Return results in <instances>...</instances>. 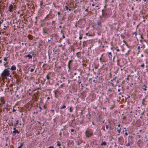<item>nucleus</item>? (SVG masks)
Masks as SVG:
<instances>
[{
	"label": "nucleus",
	"mask_w": 148,
	"mask_h": 148,
	"mask_svg": "<svg viewBox=\"0 0 148 148\" xmlns=\"http://www.w3.org/2000/svg\"><path fill=\"white\" fill-rule=\"evenodd\" d=\"M10 71L8 69H5L1 74V75L3 79H7V77H12V75H10Z\"/></svg>",
	"instance_id": "obj_1"
},
{
	"label": "nucleus",
	"mask_w": 148,
	"mask_h": 148,
	"mask_svg": "<svg viewBox=\"0 0 148 148\" xmlns=\"http://www.w3.org/2000/svg\"><path fill=\"white\" fill-rule=\"evenodd\" d=\"M92 42V40H87L86 41H84L83 42V47L86 46L88 45L91 43Z\"/></svg>",
	"instance_id": "obj_2"
},
{
	"label": "nucleus",
	"mask_w": 148,
	"mask_h": 148,
	"mask_svg": "<svg viewBox=\"0 0 148 148\" xmlns=\"http://www.w3.org/2000/svg\"><path fill=\"white\" fill-rule=\"evenodd\" d=\"M85 134L86 137H89L92 134V133L91 131L88 130V129L86 130L85 132Z\"/></svg>",
	"instance_id": "obj_3"
},
{
	"label": "nucleus",
	"mask_w": 148,
	"mask_h": 148,
	"mask_svg": "<svg viewBox=\"0 0 148 148\" xmlns=\"http://www.w3.org/2000/svg\"><path fill=\"white\" fill-rule=\"evenodd\" d=\"M100 60L101 62H104L107 61L106 57L104 56H103V54L101 55V56L100 58Z\"/></svg>",
	"instance_id": "obj_4"
},
{
	"label": "nucleus",
	"mask_w": 148,
	"mask_h": 148,
	"mask_svg": "<svg viewBox=\"0 0 148 148\" xmlns=\"http://www.w3.org/2000/svg\"><path fill=\"white\" fill-rule=\"evenodd\" d=\"M73 61V60H69V62L68 63V67L69 70L71 69V66L72 64V62Z\"/></svg>",
	"instance_id": "obj_5"
},
{
	"label": "nucleus",
	"mask_w": 148,
	"mask_h": 148,
	"mask_svg": "<svg viewBox=\"0 0 148 148\" xmlns=\"http://www.w3.org/2000/svg\"><path fill=\"white\" fill-rule=\"evenodd\" d=\"M14 8V6L12 4L10 5L8 7L9 11L10 12H12L13 11Z\"/></svg>",
	"instance_id": "obj_6"
},
{
	"label": "nucleus",
	"mask_w": 148,
	"mask_h": 148,
	"mask_svg": "<svg viewBox=\"0 0 148 148\" xmlns=\"http://www.w3.org/2000/svg\"><path fill=\"white\" fill-rule=\"evenodd\" d=\"M55 97L56 98H58V96L57 94L59 93V91L57 90H55L54 91Z\"/></svg>",
	"instance_id": "obj_7"
},
{
	"label": "nucleus",
	"mask_w": 148,
	"mask_h": 148,
	"mask_svg": "<svg viewBox=\"0 0 148 148\" xmlns=\"http://www.w3.org/2000/svg\"><path fill=\"white\" fill-rule=\"evenodd\" d=\"M9 24V22L8 21H6L3 24L4 27H5V28H6L8 26Z\"/></svg>",
	"instance_id": "obj_8"
},
{
	"label": "nucleus",
	"mask_w": 148,
	"mask_h": 148,
	"mask_svg": "<svg viewBox=\"0 0 148 148\" xmlns=\"http://www.w3.org/2000/svg\"><path fill=\"white\" fill-rule=\"evenodd\" d=\"M13 132L14 134H13L14 136H15V135L16 133L18 134L20 133L17 130H14Z\"/></svg>",
	"instance_id": "obj_9"
},
{
	"label": "nucleus",
	"mask_w": 148,
	"mask_h": 148,
	"mask_svg": "<svg viewBox=\"0 0 148 148\" xmlns=\"http://www.w3.org/2000/svg\"><path fill=\"white\" fill-rule=\"evenodd\" d=\"M10 69L12 71H15L16 69V68L14 65H12Z\"/></svg>",
	"instance_id": "obj_10"
},
{
	"label": "nucleus",
	"mask_w": 148,
	"mask_h": 148,
	"mask_svg": "<svg viewBox=\"0 0 148 148\" xmlns=\"http://www.w3.org/2000/svg\"><path fill=\"white\" fill-rule=\"evenodd\" d=\"M147 87L145 85H143L142 87V88L144 91H146Z\"/></svg>",
	"instance_id": "obj_11"
},
{
	"label": "nucleus",
	"mask_w": 148,
	"mask_h": 148,
	"mask_svg": "<svg viewBox=\"0 0 148 148\" xmlns=\"http://www.w3.org/2000/svg\"><path fill=\"white\" fill-rule=\"evenodd\" d=\"M18 21L17 20V18H16L15 19H14L13 21V24H17Z\"/></svg>",
	"instance_id": "obj_12"
},
{
	"label": "nucleus",
	"mask_w": 148,
	"mask_h": 148,
	"mask_svg": "<svg viewBox=\"0 0 148 148\" xmlns=\"http://www.w3.org/2000/svg\"><path fill=\"white\" fill-rule=\"evenodd\" d=\"M25 57H28L29 59H31L32 58V56L29 54L27 55H25Z\"/></svg>",
	"instance_id": "obj_13"
},
{
	"label": "nucleus",
	"mask_w": 148,
	"mask_h": 148,
	"mask_svg": "<svg viewBox=\"0 0 148 148\" xmlns=\"http://www.w3.org/2000/svg\"><path fill=\"white\" fill-rule=\"evenodd\" d=\"M112 53L111 52H110L109 53V55L108 57L111 60H112Z\"/></svg>",
	"instance_id": "obj_14"
},
{
	"label": "nucleus",
	"mask_w": 148,
	"mask_h": 148,
	"mask_svg": "<svg viewBox=\"0 0 148 148\" xmlns=\"http://www.w3.org/2000/svg\"><path fill=\"white\" fill-rule=\"evenodd\" d=\"M36 107L38 108L39 107V108L40 110H39L40 112L41 111V110L42 109V108L39 105H36Z\"/></svg>",
	"instance_id": "obj_15"
},
{
	"label": "nucleus",
	"mask_w": 148,
	"mask_h": 148,
	"mask_svg": "<svg viewBox=\"0 0 148 148\" xmlns=\"http://www.w3.org/2000/svg\"><path fill=\"white\" fill-rule=\"evenodd\" d=\"M130 75H128L127 77L125 79H127V81H126V82H127V83H129V77H130Z\"/></svg>",
	"instance_id": "obj_16"
},
{
	"label": "nucleus",
	"mask_w": 148,
	"mask_h": 148,
	"mask_svg": "<svg viewBox=\"0 0 148 148\" xmlns=\"http://www.w3.org/2000/svg\"><path fill=\"white\" fill-rule=\"evenodd\" d=\"M28 38L30 40L32 39V36L31 35H29L28 36Z\"/></svg>",
	"instance_id": "obj_17"
},
{
	"label": "nucleus",
	"mask_w": 148,
	"mask_h": 148,
	"mask_svg": "<svg viewBox=\"0 0 148 148\" xmlns=\"http://www.w3.org/2000/svg\"><path fill=\"white\" fill-rule=\"evenodd\" d=\"M106 145V143L105 141L102 142L101 144V145Z\"/></svg>",
	"instance_id": "obj_18"
},
{
	"label": "nucleus",
	"mask_w": 148,
	"mask_h": 148,
	"mask_svg": "<svg viewBox=\"0 0 148 148\" xmlns=\"http://www.w3.org/2000/svg\"><path fill=\"white\" fill-rule=\"evenodd\" d=\"M101 21H98L97 22V24L98 25L101 26Z\"/></svg>",
	"instance_id": "obj_19"
},
{
	"label": "nucleus",
	"mask_w": 148,
	"mask_h": 148,
	"mask_svg": "<svg viewBox=\"0 0 148 148\" xmlns=\"http://www.w3.org/2000/svg\"><path fill=\"white\" fill-rule=\"evenodd\" d=\"M43 1L42 0H41L40 1V8H42V5H43Z\"/></svg>",
	"instance_id": "obj_20"
},
{
	"label": "nucleus",
	"mask_w": 148,
	"mask_h": 148,
	"mask_svg": "<svg viewBox=\"0 0 148 148\" xmlns=\"http://www.w3.org/2000/svg\"><path fill=\"white\" fill-rule=\"evenodd\" d=\"M145 47V46L144 45H141V46L140 47V50H141L142 49L143 50L144 49Z\"/></svg>",
	"instance_id": "obj_21"
},
{
	"label": "nucleus",
	"mask_w": 148,
	"mask_h": 148,
	"mask_svg": "<svg viewBox=\"0 0 148 148\" xmlns=\"http://www.w3.org/2000/svg\"><path fill=\"white\" fill-rule=\"evenodd\" d=\"M65 81V80H60V81H58V82L60 83H62L63 82H64Z\"/></svg>",
	"instance_id": "obj_22"
},
{
	"label": "nucleus",
	"mask_w": 148,
	"mask_h": 148,
	"mask_svg": "<svg viewBox=\"0 0 148 148\" xmlns=\"http://www.w3.org/2000/svg\"><path fill=\"white\" fill-rule=\"evenodd\" d=\"M23 145V143H21L20 145V146H19V147H17V148H21Z\"/></svg>",
	"instance_id": "obj_23"
},
{
	"label": "nucleus",
	"mask_w": 148,
	"mask_h": 148,
	"mask_svg": "<svg viewBox=\"0 0 148 148\" xmlns=\"http://www.w3.org/2000/svg\"><path fill=\"white\" fill-rule=\"evenodd\" d=\"M144 52L147 55H148V49L145 50Z\"/></svg>",
	"instance_id": "obj_24"
},
{
	"label": "nucleus",
	"mask_w": 148,
	"mask_h": 148,
	"mask_svg": "<svg viewBox=\"0 0 148 148\" xmlns=\"http://www.w3.org/2000/svg\"><path fill=\"white\" fill-rule=\"evenodd\" d=\"M18 123V120H17L16 121V122L14 123V126H16Z\"/></svg>",
	"instance_id": "obj_25"
},
{
	"label": "nucleus",
	"mask_w": 148,
	"mask_h": 148,
	"mask_svg": "<svg viewBox=\"0 0 148 148\" xmlns=\"http://www.w3.org/2000/svg\"><path fill=\"white\" fill-rule=\"evenodd\" d=\"M61 106V107L60 108V109H61L65 108H66V106L65 105H63L62 106Z\"/></svg>",
	"instance_id": "obj_26"
},
{
	"label": "nucleus",
	"mask_w": 148,
	"mask_h": 148,
	"mask_svg": "<svg viewBox=\"0 0 148 148\" xmlns=\"http://www.w3.org/2000/svg\"><path fill=\"white\" fill-rule=\"evenodd\" d=\"M80 36L79 38L80 40H81L82 38V35L80 34Z\"/></svg>",
	"instance_id": "obj_27"
},
{
	"label": "nucleus",
	"mask_w": 148,
	"mask_h": 148,
	"mask_svg": "<svg viewBox=\"0 0 148 148\" xmlns=\"http://www.w3.org/2000/svg\"><path fill=\"white\" fill-rule=\"evenodd\" d=\"M58 47H62V49L63 50L64 49V47L62 46V44L59 45Z\"/></svg>",
	"instance_id": "obj_28"
},
{
	"label": "nucleus",
	"mask_w": 148,
	"mask_h": 148,
	"mask_svg": "<svg viewBox=\"0 0 148 148\" xmlns=\"http://www.w3.org/2000/svg\"><path fill=\"white\" fill-rule=\"evenodd\" d=\"M50 73H49V74L47 75V79H48V80H49L50 78V77L49 76V74H50Z\"/></svg>",
	"instance_id": "obj_29"
},
{
	"label": "nucleus",
	"mask_w": 148,
	"mask_h": 148,
	"mask_svg": "<svg viewBox=\"0 0 148 148\" xmlns=\"http://www.w3.org/2000/svg\"><path fill=\"white\" fill-rule=\"evenodd\" d=\"M53 52H55L54 53L55 54H58V53H56V52L57 51V50H55V49H54L53 50Z\"/></svg>",
	"instance_id": "obj_30"
},
{
	"label": "nucleus",
	"mask_w": 148,
	"mask_h": 148,
	"mask_svg": "<svg viewBox=\"0 0 148 148\" xmlns=\"http://www.w3.org/2000/svg\"><path fill=\"white\" fill-rule=\"evenodd\" d=\"M78 83L79 84H80L81 83V79H79L78 81Z\"/></svg>",
	"instance_id": "obj_31"
},
{
	"label": "nucleus",
	"mask_w": 148,
	"mask_h": 148,
	"mask_svg": "<svg viewBox=\"0 0 148 148\" xmlns=\"http://www.w3.org/2000/svg\"><path fill=\"white\" fill-rule=\"evenodd\" d=\"M7 58H8L7 57H5V58H4V60L5 62H7Z\"/></svg>",
	"instance_id": "obj_32"
},
{
	"label": "nucleus",
	"mask_w": 148,
	"mask_h": 148,
	"mask_svg": "<svg viewBox=\"0 0 148 148\" xmlns=\"http://www.w3.org/2000/svg\"><path fill=\"white\" fill-rule=\"evenodd\" d=\"M140 66L143 69V68L145 67V65L144 64H141Z\"/></svg>",
	"instance_id": "obj_33"
},
{
	"label": "nucleus",
	"mask_w": 148,
	"mask_h": 148,
	"mask_svg": "<svg viewBox=\"0 0 148 148\" xmlns=\"http://www.w3.org/2000/svg\"><path fill=\"white\" fill-rule=\"evenodd\" d=\"M3 20H2L0 21V27L1 26V24L3 23Z\"/></svg>",
	"instance_id": "obj_34"
},
{
	"label": "nucleus",
	"mask_w": 148,
	"mask_h": 148,
	"mask_svg": "<svg viewBox=\"0 0 148 148\" xmlns=\"http://www.w3.org/2000/svg\"><path fill=\"white\" fill-rule=\"evenodd\" d=\"M43 32L44 33H46L47 32L46 31V30H45V28H44L43 29Z\"/></svg>",
	"instance_id": "obj_35"
},
{
	"label": "nucleus",
	"mask_w": 148,
	"mask_h": 148,
	"mask_svg": "<svg viewBox=\"0 0 148 148\" xmlns=\"http://www.w3.org/2000/svg\"><path fill=\"white\" fill-rule=\"evenodd\" d=\"M65 7L66 10H68V9H69V8L67 6L65 5Z\"/></svg>",
	"instance_id": "obj_36"
},
{
	"label": "nucleus",
	"mask_w": 148,
	"mask_h": 148,
	"mask_svg": "<svg viewBox=\"0 0 148 148\" xmlns=\"http://www.w3.org/2000/svg\"><path fill=\"white\" fill-rule=\"evenodd\" d=\"M121 128H120L118 130H117V132H118L119 133H120V132H121Z\"/></svg>",
	"instance_id": "obj_37"
},
{
	"label": "nucleus",
	"mask_w": 148,
	"mask_h": 148,
	"mask_svg": "<svg viewBox=\"0 0 148 148\" xmlns=\"http://www.w3.org/2000/svg\"><path fill=\"white\" fill-rule=\"evenodd\" d=\"M112 89L110 88H109L108 90V92H110V91L111 92L112 91Z\"/></svg>",
	"instance_id": "obj_38"
},
{
	"label": "nucleus",
	"mask_w": 148,
	"mask_h": 148,
	"mask_svg": "<svg viewBox=\"0 0 148 148\" xmlns=\"http://www.w3.org/2000/svg\"><path fill=\"white\" fill-rule=\"evenodd\" d=\"M72 107H71L69 109V111L70 112H72V110L71 109Z\"/></svg>",
	"instance_id": "obj_39"
},
{
	"label": "nucleus",
	"mask_w": 148,
	"mask_h": 148,
	"mask_svg": "<svg viewBox=\"0 0 148 148\" xmlns=\"http://www.w3.org/2000/svg\"><path fill=\"white\" fill-rule=\"evenodd\" d=\"M130 145V143H128L127 144L125 145L126 146H129Z\"/></svg>",
	"instance_id": "obj_40"
},
{
	"label": "nucleus",
	"mask_w": 148,
	"mask_h": 148,
	"mask_svg": "<svg viewBox=\"0 0 148 148\" xmlns=\"http://www.w3.org/2000/svg\"><path fill=\"white\" fill-rule=\"evenodd\" d=\"M5 67H6L7 68V69H8H8H10L9 66H6Z\"/></svg>",
	"instance_id": "obj_41"
},
{
	"label": "nucleus",
	"mask_w": 148,
	"mask_h": 148,
	"mask_svg": "<svg viewBox=\"0 0 148 148\" xmlns=\"http://www.w3.org/2000/svg\"><path fill=\"white\" fill-rule=\"evenodd\" d=\"M8 62H6L4 63V65L5 66H6V65L8 64Z\"/></svg>",
	"instance_id": "obj_42"
},
{
	"label": "nucleus",
	"mask_w": 148,
	"mask_h": 148,
	"mask_svg": "<svg viewBox=\"0 0 148 148\" xmlns=\"http://www.w3.org/2000/svg\"><path fill=\"white\" fill-rule=\"evenodd\" d=\"M116 78V77H115L113 79H112V80H111V81H113V80H114Z\"/></svg>",
	"instance_id": "obj_43"
},
{
	"label": "nucleus",
	"mask_w": 148,
	"mask_h": 148,
	"mask_svg": "<svg viewBox=\"0 0 148 148\" xmlns=\"http://www.w3.org/2000/svg\"><path fill=\"white\" fill-rule=\"evenodd\" d=\"M145 100V99H143V101H142V104L143 105H144V101Z\"/></svg>",
	"instance_id": "obj_44"
},
{
	"label": "nucleus",
	"mask_w": 148,
	"mask_h": 148,
	"mask_svg": "<svg viewBox=\"0 0 148 148\" xmlns=\"http://www.w3.org/2000/svg\"><path fill=\"white\" fill-rule=\"evenodd\" d=\"M34 71V69H31L30 70V72H33V71Z\"/></svg>",
	"instance_id": "obj_45"
},
{
	"label": "nucleus",
	"mask_w": 148,
	"mask_h": 148,
	"mask_svg": "<svg viewBox=\"0 0 148 148\" xmlns=\"http://www.w3.org/2000/svg\"><path fill=\"white\" fill-rule=\"evenodd\" d=\"M57 145L60 146L61 145V144L58 142V143H57Z\"/></svg>",
	"instance_id": "obj_46"
},
{
	"label": "nucleus",
	"mask_w": 148,
	"mask_h": 148,
	"mask_svg": "<svg viewBox=\"0 0 148 148\" xmlns=\"http://www.w3.org/2000/svg\"><path fill=\"white\" fill-rule=\"evenodd\" d=\"M16 111V110L14 109V108H13V110H12V112H15Z\"/></svg>",
	"instance_id": "obj_47"
},
{
	"label": "nucleus",
	"mask_w": 148,
	"mask_h": 148,
	"mask_svg": "<svg viewBox=\"0 0 148 148\" xmlns=\"http://www.w3.org/2000/svg\"><path fill=\"white\" fill-rule=\"evenodd\" d=\"M137 49L139 50H140V46H139L138 47Z\"/></svg>",
	"instance_id": "obj_48"
},
{
	"label": "nucleus",
	"mask_w": 148,
	"mask_h": 148,
	"mask_svg": "<svg viewBox=\"0 0 148 148\" xmlns=\"http://www.w3.org/2000/svg\"><path fill=\"white\" fill-rule=\"evenodd\" d=\"M8 104L6 105V107H5V109L7 110H8Z\"/></svg>",
	"instance_id": "obj_49"
},
{
	"label": "nucleus",
	"mask_w": 148,
	"mask_h": 148,
	"mask_svg": "<svg viewBox=\"0 0 148 148\" xmlns=\"http://www.w3.org/2000/svg\"><path fill=\"white\" fill-rule=\"evenodd\" d=\"M134 34L135 35V36H136L137 35V33L136 32H135L134 33Z\"/></svg>",
	"instance_id": "obj_50"
},
{
	"label": "nucleus",
	"mask_w": 148,
	"mask_h": 148,
	"mask_svg": "<svg viewBox=\"0 0 148 148\" xmlns=\"http://www.w3.org/2000/svg\"><path fill=\"white\" fill-rule=\"evenodd\" d=\"M127 99H129V98H130V96H129V95H127Z\"/></svg>",
	"instance_id": "obj_51"
},
{
	"label": "nucleus",
	"mask_w": 148,
	"mask_h": 148,
	"mask_svg": "<svg viewBox=\"0 0 148 148\" xmlns=\"http://www.w3.org/2000/svg\"><path fill=\"white\" fill-rule=\"evenodd\" d=\"M52 38H50V39H49V40H48V42H49L52 39Z\"/></svg>",
	"instance_id": "obj_52"
},
{
	"label": "nucleus",
	"mask_w": 148,
	"mask_h": 148,
	"mask_svg": "<svg viewBox=\"0 0 148 148\" xmlns=\"http://www.w3.org/2000/svg\"><path fill=\"white\" fill-rule=\"evenodd\" d=\"M71 132H74V130L73 129H71Z\"/></svg>",
	"instance_id": "obj_53"
},
{
	"label": "nucleus",
	"mask_w": 148,
	"mask_h": 148,
	"mask_svg": "<svg viewBox=\"0 0 148 148\" xmlns=\"http://www.w3.org/2000/svg\"><path fill=\"white\" fill-rule=\"evenodd\" d=\"M43 108H44L45 109H46V105H45L43 106Z\"/></svg>",
	"instance_id": "obj_54"
},
{
	"label": "nucleus",
	"mask_w": 148,
	"mask_h": 148,
	"mask_svg": "<svg viewBox=\"0 0 148 148\" xmlns=\"http://www.w3.org/2000/svg\"><path fill=\"white\" fill-rule=\"evenodd\" d=\"M143 1L145 2L146 1L147 3H148V0H143Z\"/></svg>",
	"instance_id": "obj_55"
},
{
	"label": "nucleus",
	"mask_w": 148,
	"mask_h": 148,
	"mask_svg": "<svg viewBox=\"0 0 148 148\" xmlns=\"http://www.w3.org/2000/svg\"><path fill=\"white\" fill-rule=\"evenodd\" d=\"M64 83H63V84H62L61 85V87H62L63 86V85H64Z\"/></svg>",
	"instance_id": "obj_56"
},
{
	"label": "nucleus",
	"mask_w": 148,
	"mask_h": 148,
	"mask_svg": "<svg viewBox=\"0 0 148 148\" xmlns=\"http://www.w3.org/2000/svg\"><path fill=\"white\" fill-rule=\"evenodd\" d=\"M102 16L103 15H102L101 16H100L99 17L101 19V20H102Z\"/></svg>",
	"instance_id": "obj_57"
},
{
	"label": "nucleus",
	"mask_w": 148,
	"mask_h": 148,
	"mask_svg": "<svg viewBox=\"0 0 148 148\" xmlns=\"http://www.w3.org/2000/svg\"><path fill=\"white\" fill-rule=\"evenodd\" d=\"M16 126H14V127L13 128V130H16V127H15Z\"/></svg>",
	"instance_id": "obj_58"
},
{
	"label": "nucleus",
	"mask_w": 148,
	"mask_h": 148,
	"mask_svg": "<svg viewBox=\"0 0 148 148\" xmlns=\"http://www.w3.org/2000/svg\"><path fill=\"white\" fill-rule=\"evenodd\" d=\"M49 148H54V147L53 146H51L49 147Z\"/></svg>",
	"instance_id": "obj_59"
},
{
	"label": "nucleus",
	"mask_w": 148,
	"mask_h": 148,
	"mask_svg": "<svg viewBox=\"0 0 148 148\" xmlns=\"http://www.w3.org/2000/svg\"><path fill=\"white\" fill-rule=\"evenodd\" d=\"M93 82L95 83H96L97 82V81L95 79H94L93 80Z\"/></svg>",
	"instance_id": "obj_60"
},
{
	"label": "nucleus",
	"mask_w": 148,
	"mask_h": 148,
	"mask_svg": "<svg viewBox=\"0 0 148 148\" xmlns=\"http://www.w3.org/2000/svg\"><path fill=\"white\" fill-rule=\"evenodd\" d=\"M114 146L115 148H116L117 147V145L116 144H115Z\"/></svg>",
	"instance_id": "obj_61"
},
{
	"label": "nucleus",
	"mask_w": 148,
	"mask_h": 148,
	"mask_svg": "<svg viewBox=\"0 0 148 148\" xmlns=\"http://www.w3.org/2000/svg\"><path fill=\"white\" fill-rule=\"evenodd\" d=\"M106 128L107 129H108V126L107 125H106Z\"/></svg>",
	"instance_id": "obj_62"
},
{
	"label": "nucleus",
	"mask_w": 148,
	"mask_h": 148,
	"mask_svg": "<svg viewBox=\"0 0 148 148\" xmlns=\"http://www.w3.org/2000/svg\"><path fill=\"white\" fill-rule=\"evenodd\" d=\"M137 134H138V135H137V136H139V137H140V135H139V134H139V133H138Z\"/></svg>",
	"instance_id": "obj_63"
},
{
	"label": "nucleus",
	"mask_w": 148,
	"mask_h": 148,
	"mask_svg": "<svg viewBox=\"0 0 148 148\" xmlns=\"http://www.w3.org/2000/svg\"><path fill=\"white\" fill-rule=\"evenodd\" d=\"M88 9H86L85 10V11H86V12H88Z\"/></svg>",
	"instance_id": "obj_64"
}]
</instances>
